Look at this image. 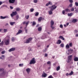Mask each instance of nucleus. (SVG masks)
<instances>
[{
	"label": "nucleus",
	"mask_w": 78,
	"mask_h": 78,
	"mask_svg": "<svg viewBox=\"0 0 78 78\" xmlns=\"http://www.w3.org/2000/svg\"><path fill=\"white\" fill-rule=\"evenodd\" d=\"M75 5L76 6H78V3L77 2H76L75 3Z\"/></svg>",
	"instance_id": "79ce46f5"
},
{
	"label": "nucleus",
	"mask_w": 78,
	"mask_h": 78,
	"mask_svg": "<svg viewBox=\"0 0 78 78\" xmlns=\"http://www.w3.org/2000/svg\"><path fill=\"white\" fill-rule=\"evenodd\" d=\"M36 63V61H35V58H33L30 62V64H35Z\"/></svg>",
	"instance_id": "f03ea898"
},
{
	"label": "nucleus",
	"mask_w": 78,
	"mask_h": 78,
	"mask_svg": "<svg viewBox=\"0 0 78 78\" xmlns=\"http://www.w3.org/2000/svg\"><path fill=\"white\" fill-rule=\"evenodd\" d=\"M67 62L68 63H69L70 62V60H69V59L68 60Z\"/></svg>",
	"instance_id": "0e129e2a"
},
{
	"label": "nucleus",
	"mask_w": 78,
	"mask_h": 78,
	"mask_svg": "<svg viewBox=\"0 0 78 78\" xmlns=\"http://www.w3.org/2000/svg\"><path fill=\"white\" fill-rule=\"evenodd\" d=\"M60 28H63V26L62 24H61L60 26Z\"/></svg>",
	"instance_id": "49530a36"
},
{
	"label": "nucleus",
	"mask_w": 78,
	"mask_h": 78,
	"mask_svg": "<svg viewBox=\"0 0 78 78\" xmlns=\"http://www.w3.org/2000/svg\"><path fill=\"white\" fill-rule=\"evenodd\" d=\"M49 5H52V2H49L46 5V6H48Z\"/></svg>",
	"instance_id": "f8f14e48"
},
{
	"label": "nucleus",
	"mask_w": 78,
	"mask_h": 78,
	"mask_svg": "<svg viewBox=\"0 0 78 78\" xmlns=\"http://www.w3.org/2000/svg\"><path fill=\"white\" fill-rule=\"evenodd\" d=\"M51 26H53L54 25V21L53 20H51Z\"/></svg>",
	"instance_id": "aec40b11"
},
{
	"label": "nucleus",
	"mask_w": 78,
	"mask_h": 78,
	"mask_svg": "<svg viewBox=\"0 0 78 78\" xmlns=\"http://www.w3.org/2000/svg\"><path fill=\"white\" fill-rule=\"evenodd\" d=\"M48 78H54L53 76H52V75H51L48 76Z\"/></svg>",
	"instance_id": "de8ad7c7"
},
{
	"label": "nucleus",
	"mask_w": 78,
	"mask_h": 78,
	"mask_svg": "<svg viewBox=\"0 0 78 78\" xmlns=\"http://www.w3.org/2000/svg\"><path fill=\"white\" fill-rule=\"evenodd\" d=\"M5 53V51H2L1 52L2 54H4V53Z\"/></svg>",
	"instance_id": "09e8293b"
},
{
	"label": "nucleus",
	"mask_w": 78,
	"mask_h": 78,
	"mask_svg": "<svg viewBox=\"0 0 78 78\" xmlns=\"http://www.w3.org/2000/svg\"><path fill=\"white\" fill-rule=\"evenodd\" d=\"M59 69H60V66H58L56 70L57 71H58V70H59Z\"/></svg>",
	"instance_id": "c756f323"
},
{
	"label": "nucleus",
	"mask_w": 78,
	"mask_h": 78,
	"mask_svg": "<svg viewBox=\"0 0 78 78\" xmlns=\"http://www.w3.org/2000/svg\"><path fill=\"white\" fill-rule=\"evenodd\" d=\"M57 75V73H56V72H54L53 73V75Z\"/></svg>",
	"instance_id": "8fccbe9b"
},
{
	"label": "nucleus",
	"mask_w": 78,
	"mask_h": 78,
	"mask_svg": "<svg viewBox=\"0 0 78 78\" xmlns=\"http://www.w3.org/2000/svg\"><path fill=\"white\" fill-rule=\"evenodd\" d=\"M9 2L10 3H14L15 0H9Z\"/></svg>",
	"instance_id": "9b49d317"
},
{
	"label": "nucleus",
	"mask_w": 78,
	"mask_h": 78,
	"mask_svg": "<svg viewBox=\"0 0 78 78\" xmlns=\"http://www.w3.org/2000/svg\"><path fill=\"white\" fill-rule=\"evenodd\" d=\"M73 5V4H72V3H71L69 4V7H72V6Z\"/></svg>",
	"instance_id": "a19ab883"
},
{
	"label": "nucleus",
	"mask_w": 78,
	"mask_h": 78,
	"mask_svg": "<svg viewBox=\"0 0 78 78\" xmlns=\"http://www.w3.org/2000/svg\"><path fill=\"white\" fill-rule=\"evenodd\" d=\"M42 17H40L38 19V22H41L42 20Z\"/></svg>",
	"instance_id": "4be33fe9"
},
{
	"label": "nucleus",
	"mask_w": 78,
	"mask_h": 78,
	"mask_svg": "<svg viewBox=\"0 0 78 78\" xmlns=\"http://www.w3.org/2000/svg\"><path fill=\"white\" fill-rule=\"evenodd\" d=\"M14 37H12V41H14Z\"/></svg>",
	"instance_id": "4d7b16f0"
},
{
	"label": "nucleus",
	"mask_w": 78,
	"mask_h": 78,
	"mask_svg": "<svg viewBox=\"0 0 78 78\" xmlns=\"http://www.w3.org/2000/svg\"><path fill=\"white\" fill-rule=\"evenodd\" d=\"M73 51V50L71 48H70L68 50V51L69 52V53H68V55H69V54H71L72 53V51Z\"/></svg>",
	"instance_id": "0eeeda50"
},
{
	"label": "nucleus",
	"mask_w": 78,
	"mask_h": 78,
	"mask_svg": "<svg viewBox=\"0 0 78 78\" xmlns=\"http://www.w3.org/2000/svg\"><path fill=\"white\" fill-rule=\"evenodd\" d=\"M16 23V22H11L10 23V24L12 26L14 25Z\"/></svg>",
	"instance_id": "393cba45"
},
{
	"label": "nucleus",
	"mask_w": 78,
	"mask_h": 78,
	"mask_svg": "<svg viewBox=\"0 0 78 78\" xmlns=\"http://www.w3.org/2000/svg\"><path fill=\"white\" fill-rule=\"evenodd\" d=\"M17 14V12H13L12 13L10 14V16L12 17L14 16H16V15Z\"/></svg>",
	"instance_id": "7ed1b4c3"
},
{
	"label": "nucleus",
	"mask_w": 78,
	"mask_h": 78,
	"mask_svg": "<svg viewBox=\"0 0 78 78\" xmlns=\"http://www.w3.org/2000/svg\"><path fill=\"white\" fill-rule=\"evenodd\" d=\"M74 32L75 33H78V30H75Z\"/></svg>",
	"instance_id": "603ef678"
},
{
	"label": "nucleus",
	"mask_w": 78,
	"mask_h": 78,
	"mask_svg": "<svg viewBox=\"0 0 78 78\" xmlns=\"http://www.w3.org/2000/svg\"><path fill=\"white\" fill-rule=\"evenodd\" d=\"M69 46L70 47H72V43H69Z\"/></svg>",
	"instance_id": "c03bdc74"
},
{
	"label": "nucleus",
	"mask_w": 78,
	"mask_h": 78,
	"mask_svg": "<svg viewBox=\"0 0 78 78\" xmlns=\"http://www.w3.org/2000/svg\"><path fill=\"white\" fill-rule=\"evenodd\" d=\"M71 11H74V8L72 7L71 9Z\"/></svg>",
	"instance_id": "a18cd8bd"
},
{
	"label": "nucleus",
	"mask_w": 78,
	"mask_h": 78,
	"mask_svg": "<svg viewBox=\"0 0 78 78\" xmlns=\"http://www.w3.org/2000/svg\"><path fill=\"white\" fill-rule=\"evenodd\" d=\"M69 74L68 73H67L66 74V76H69Z\"/></svg>",
	"instance_id": "e2e57ef3"
},
{
	"label": "nucleus",
	"mask_w": 78,
	"mask_h": 78,
	"mask_svg": "<svg viewBox=\"0 0 78 78\" xmlns=\"http://www.w3.org/2000/svg\"><path fill=\"white\" fill-rule=\"evenodd\" d=\"M62 13L63 14H65V10H63L62 11Z\"/></svg>",
	"instance_id": "13d9d810"
},
{
	"label": "nucleus",
	"mask_w": 78,
	"mask_h": 78,
	"mask_svg": "<svg viewBox=\"0 0 78 78\" xmlns=\"http://www.w3.org/2000/svg\"><path fill=\"white\" fill-rule=\"evenodd\" d=\"M34 2L35 3H37V0H34Z\"/></svg>",
	"instance_id": "e433bc0d"
},
{
	"label": "nucleus",
	"mask_w": 78,
	"mask_h": 78,
	"mask_svg": "<svg viewBox=\"0 0 78 78\" xmlns=\"http://www.w3.org/2000/svg\"><path fill=\"white\" fill-rule=\"evenodd\" d=\"M59 38L60 39H62V40H65V39L64 38V37L62 36H60L59 37Z\"/></svg>",
	"instance_id": "5701e85b"
},
{
	"label": "nucleus",
	"mask_w": 78,
	"mask_h": 78,
	"mask_svg": "<svg viewBox=\"0 0 78 78\" xmlns=\"http://www.w3.org/2000/svg\"><path fill=\"white\" fill-rule=\"evenodd\" d=\"M51 28L52 30H54L55 27L53 26H51Z\"/></svg>",
	"instance_id": "ea45409f"
},
{
	"label": "nucleus",
	"mask_w": 78,
	"mask_h": 78,
	"mask_svg": "<svg viewBox=\"0 0 78 78\" xmlns=\"http://www.w3.org/2000/svg\"><path fill=\"white\" fill-rule=\"evenodd\" d=\"M74 61H78V58L77 57H75L74 58Z\"/></svg>",
	"instance_id": "6ab92c4d"
},
{
	"label": "nucleus",
	"mask_w": 78,
	"mask_h": 78,
	"mask_svg": "<svg viewBox=\"0 0 78 78\" xmlns=\"http://www.w3.org/2000/svg\"><path fill=\"white\" fill-rule=\"evenodd\" d=\"M53 11V10H51V9L50 10L48 11V12L49 15H51V14H53V12H52Z\"/></svg>",
	"instance_id": "9d476101"
},
{
	"label": "nucleus",
	"mask_w": 78,
	"mask_h": 78,
	"mask_svg": "<svg viewBox=\"0 0 78 78\" xmlns=\"http://www.w3.org/2000/svg\"><path fill=\"white\" fill-rule=\"evenodd\" d=\"M35 24H36V23H35V22L33 21V22L32 24L33 25H35Z\"/></svg>",
	"instance_id": "864d4df0"
},
{
	"label": "nucleus",
	"mask_w": 78,
	"mask_h": 78,
	"mask_svg": "<svg viewBox=\"0 0 78 78\" xmlns=\"http://www.w3.org/2000/svg\"><path fill=\"white\" fill-rule=\"evenodd\" d=\"M66 48H70V46L68 44H67L66 45Z\"/></svg>",
	"instance_id": "c85d7f7f"
},
{
	"label": "nucleus",
	"mask_w": 78,
	"mask_h": 78,
	"mask_svg": "<svg viewBox=\"0 0 78 78\" xmlns=\"http://www.w3.org/2000/svg\"><path fill=\"white\" fill-rule=\"evenodd\" d=\"M25 32L26 33H28V30L27 29H26L25 30Z\"/></svg>",
	"instance_id": "bf43d9fd"
},
{
	"label": "nucleus",
	"mask_w": 78,
	"mask_h": 78,
	"mask_svg": "<svg viewBox=\"0 0 78 78\" xmlns=\"http://www.w3.org/2000/svg\"><path fill=\"white\" fill-rule=\"evenodd\" d=\"M3 31L4 32V33H6V32L8 31V30L7 29H4Z\"/></svg>",
	"instance_id": "cd10ccee"
},
{
	"label": "nucleus",
	"mask_w": 78,
	"mask_h": 78,
	"mask_svg": "<svg viewBox=\"0 0 78 78\" xmlns=\"http://www.w3.org/2000/svg\"><path fill=\"white\" fill-rule=\"evenodd\" d=\"M30 23V21H28L26 23V25H28V24Z\"/></svg>",
	"instance_id": "58836bf2"
},
{
	"label": "nucleus",
	"mask_w": 78,
	"mask_h": 78,
	"mask_svg": "<svg viewBox=\"0 0 78 78\" xmlns=\"http://www.w3.org/2000/svg\"><path fill=\"white\" fill-rule=\"evenodd\" d=\"M72 55H70L68 57V59L70 60V61L72 60Z\"/></svg>",
	"instance_id": "2eb2a0df"
},
{
	"label": "nucleus",
	"mask_w": 78,
	"mask_h": 78,
	"mask_svg": "<svg viewBox=\"0 0 78 78\" xmlns=\"http://www.w3.org/2000/svg\"><path fill=\"white\" fill-rule=\"evenodd\" d=\"M19 15H17L16 17V20H18L19 19Z\"/></svg>",
	"instance_id": "473e14b6"
},
{
	"label": "nucleus",
	"mask_w": 78,
	"mask_h": 78,
	"mask_svg": "<svg viewBox=\"0 0 78 78\" xmlns=\"http://www.w3.org/2000/svg\"><path fill=\"white\" fill-rule=\"evenodd\" d=\"M64 44H60V46L61 47H62V48H63L64 47Z\"/></svg>",
	"instance_id": "2f4dec72"
},
{
	"label": "nucleus",
	"mask_w": 78,
	"mask_h": 78,
	"mask_svg": "<svg viewBox=\"0 0 78 78\" xmlns=\"http://www.w3.org/2000/svg\"><path fill=\"white\" fill-rule=\"evenodd\" d=\"M0 18L1 19H8V18H9V17L8 16H1Z\"/></svg>",
	"instance_id": "6e6552de"
},
{
	"label": "nucleus",
	"mask_w": 78,
	"mask_h": 78,
	"mask_svg": "<svg viewBox=\"0 0 78 78\" xmlns=\"http://www.w3.org/2000/svg\"><path fill=\"white\" fill-rule=\"evenodd\" d=\"M43 73H44L42 74V77H46V76L47 75V74H46L44 72V71L43 72Z\"/></svg>",
	"instance_id": "f3484780"
},
{
	"label": "nucleus",
	"mask_w": 78,
	"mask_h": 78,
	"mask_svg": "<svg viewBox=\"0 0 78 78\" xmlns=\"http://www.w3.org/2000/svg\"><path fill=\"white\" fill-rule=\"evenodd\" d=\"M2 71L0 73V76H3L8 74V72L6 71H4V69L3 68H0V71Z\"/></svg>",
	"instance_id": "f257e3e1"
},
{
	"label": "nucleus",
	"mask_w": 78,
	"mask_h": 78,
	"mask_svg": "<svg viewBox=\"0 0 78 78\" xmlns=\"http://www.w3.org/2000/svg\"><path fill=\"white\" fill-rule=\"evenodd\" d=\"M23 66V64H19L20 67H22Z\"/></svg>",
	"instance_id": "72a5a7b5"
},
{
	"label": "nucleus",
	"mask_w": 78,
	"mask_h": 78,
	"mask_svg": "<svg viewBox=\"0 0 78 78\" xmlns=\"http://www.w3.org/2000/svg\"><path fill=\"white\" fill-rule=\"evenodd\" d=\"M26 72H27L28 74H29V73L30 72V69L28 68L26 69Z\"/></svg>",
	"instance_id": "4468645a"
},
{
	"label": "nucleus",
	"mask_w": 78,
	"mask_h": 78,
	"mask_svg": "<svg viewBox=\"0 0 78 78\" xmlns=\"http://www.w3.org/2000/svg\"><path fill=\"white\" fill-rule=\"evenodd\" d=\"M22 33V30H19L18 33L16 34V35L19 34H20V33Z\"/></svg>",
	"instance_id": "ddd939ff"
},
{
	"label": "nucleus",
	"mask_w": 78,
	"mask_h": 78,
	"mask_svg": "<svg viewBox=\"0 0 78 78\" xmlns=\"http://www.w3.org/2000/svg\"><path fill=\"white\" fill-rule=\"evenodd\" d=\"M30 10L31 12H33V11H34V9L32 8V9H30Z\"/></svg>",
	"instance_id": "4c0bfd02"
},
{
	"label": "nucleus",
	"mask_w": 78,
	"mask_h": 78,
	"mask_svg": "<svg viewBox=\"0 0 78 78\" xmlns=\"http://www.w3.org/2000/svg\"><path fill=\"white\" fill-rule=\"evenodd\" d=\"M77 21V19H73L72 21V22L73 23H76Z\"/></svg>",
	"instance_id": "dca6fc26"
},
{
	"label": "nucleus",
	"mask_w": 78,
	"mask_h": 78,
	"mask_svg": "<svg viewBox=\"0 0 78 78\" xmlns=\"http://www.w3.org/2000/svg\"><path fill=\"white\" fill-rule=\"evenodd\" d=\"M1 57H2V58H5V56L4 55H2L1 56Z\"/></svg>",
	"instance_id": "6e6d98bb"
},
{
	"label": "nucleus",
	"mask_w": 78,
	"mask_h": 78,
	"mask_svg": "<svg viewBox=\"0 0 78 78\" xmlns=\"http://www.w3.org/2000/svg\"><path fill=\"white\" fill-rule=\"evenodd\" d=\"M62 41H61L60 40H58V41L57 42V44H60L61 43Z\"/></svg>",
	"instance_id": "a211bd4d"
},
{
	"label": "nucleus",
	"mask_w": 78,
	"mask_h": 78,
	"mask_svg": "<svg viewBox=\"0 0 78 78\" xmlns=\"http://www.w3.org/2000/svg\"><path fill=\"white\" fill-rule=\"evenodd\" d=\"M47 64H51V62L50 61H48L47 62Z\"/></svg>",
	"instance_id": "3c124183"
},
{
	"label": "nucleus",
	"mask_w": 78,
	"mask_h": 78,
	"mask_svg": "<svg viewBox=\"0 0 78 78\" xmlns=\"http://www.w3.org/2000/svg\"><path fill=\"white\" fill-rule=\"evenodd\" d=\"M14 50H15V48H12L9 50V52H11V51H14Z\"/></svg>",
	"instance_id": "1a4fd4ad"
},
{
	"label": "nucleus",
	"mask_w": 78,
	"mask_h": 78,
	"mask_svg": "<svg viewBox=\"0 0 78 78\" xmlns=\"http://www.w3.org/2000/svg\"><path fill=\"white\" fill-rule=\"evenodd\" d=\"M50 7L51 8V10H52V11H53V10L55 9L56 8L57 6H56L55 5H52L51 7Z\"/></svg>",
	"instance_id": "20e7f679"
},
{
	"label": "nucleus",
	"mask_w": 78,
	"mask_h": 78,
	"mask_svg": "<svg viewBox=\"0 0 78 78\" xmlns=\"http://www.w3.org/2000/svg\"><path fill=\"white\" fill-rule=\"evenodd\" d=\"M69 2L70 3H73V0H69Z\"/></svg>",
	"instance_id": "5fc2aeb1"
},
{
	"label": "nucleus",
	"mask_w": 78,
	"mask_h": 78,
	"mask_svg": "<svg viewBox=\"0 0 78 78\" xmlns=\"http://www.w3.org/2000/svg\"><path fill=\"white\" fill-rule=\"evenodd\" d=\"M73 71H71L70 73H69V75H73Z\"/></svg>",
	"instance_id": "7c9ffc66"
},
{
	"label": "nucleus",
	"mask_w": 78,
	"mask_h": 78,
	"mask_svg": "<svg viewBox=\"0 0 78 78\" xmlns=\"http://www.w3.org/2000/svg\"><path fill=\"white\" fill-rule=\"evenodd\" d=\"M20 8H16V11H20Z\"/></svg>",
	"instance_id": "c9c22d12"
},
{
	"label": "nucleus",
	"mask_w": 78,
	"mask_h": 78,
	"mask_svg": "<svg viewBox=\"0 0 78 78\" xmlns=\"http://www.w3.org/2000/svg\"><path fill=\"white\" fill-rule=\"evenodd\" d=\"M0 44H1V45H3V41H2V42H1V43H0Z\"/></svg>",
	"instance_id": "680f3d73"
},
{
	"label": "nucleus",
	"mask_w": 78,
	"mask_h": 78,
	"mask_svg": "<svg viewBox=\"0 0 78 78\" xmlns=\"http://www.w3.org/2000/svg\"><path fill=\"white\" fill-rule=\"evenodd\" d=\"M65 11L66 12H70V9H67L65 10Z\"/></svg>",
	"instance_id": "a878e982"
},
{
	"label": "nucleus",
	"mask_w": 78,
	"mask_h": 78,
	"mask_svg": "<svg viewBox=\"0 0 78 78\" xmlns=\"http://www.w3.org/2000/svg\"><path fill=\"white\" fill-rule=\"evenodd\" d=\"M10 8L11 9H13V7L11 6H10Z\"/></svg>",
	"instance_id": "052dcab7"
},
{
	"label": "nucleus",
	"mask_w": 78,
	"mask_h": 78,
	"mask_svg": "<svg viewBox=\"0 0 78 78\" xmlns=\"http://www.w3.org/2000/svg\"><path fill=\"white\" fill-rule=\"evenodd\" d=\"M39 15V12H37L35 14V16H37Z\"/></svg>",
	"instance_id": "f704fd0d"
},
{
	"label": "nucleus",
	"mask_w": 78,
	"mask_h": 78,
	"mask_svg": "<svg viewBox=\"0 0 78 78\" xmlns=\"http://www.w3.org/2000/svg\"><path fill=\"white\" fill-rule=\"evenodd\" d=\"M38 31H41L42 30V28L41 27H38Z\"/></svg>",
	"instance_id": "b1692460"
},
{
	"label": "nucleus",
	"mask_w": 78,
	"mask_h": 78,
	"mask_svg": "<svg viewBox=\"0 0 78 78\" xmlns=\"http://www.w3.org/2000/svg\"><path fill=\"white\" fill-rule=\"evenodd\" d=\"M45 38V37H44V36H42L41 37V39H44Z\"/></svg>",
	"instance_id": "37998d69"
},
{
	"label": "nucleus",
	"mask_w": 78,
	"mask_h": 78,
	"mask_svg": "<svg viewBox=\"0 0 78 78\" xmlns=\"http://www.w3.org/2000/svg\"><path fill=\"white\" fill-rule=\"evenodd\" d=\"M29 15H27V16L26 15L25 16V18H26V19H28L29 18Z\"/></svg>",
	"instance_id": "bb28decb"
},
{
	"label": "nucleus",
	"mask_w": 78,
	"mask_h": 78,
	"mask_svg": "<svg viewBox=\"0 0 78 78\" xmlns=\"http://www.w3.org/2000/svg\"><path fill=\"white\" fill-rule=\"evenodd\" d=\"M45 57H47V54H45Z\"/></svg>",
	"instance_id": "69168bd1"
},
{
	"label": "nucleus",
	"mask_w": 78,
	"mask_h": 78,
	"mask_svg": "<svg viewBox=\"0 0 78 78\" xmlns=\"http://www.w3.org/2000/svg\"><path fill=\"white\" fill-rule=\"evenodd\" d=\"M5 43L6 45H8L9 44V39L5 40Z\"/></svg>",
	"instance_id": "39448f33"
},
{
	"label": "nucleus",
	"mask_w": 78,
	"mask_h": 78,
	"mask_svg": "<svg viewBox=\"0 0 78 78\" xmlns=\"http://www.w3.org/2000/svg\"><path fill=\"white\" fill-rule=\"evenodd\" d=\"M2 3H3L2 2H0V5H2Z\"/></svg>",
	"instance_id": "338daca9"
},
{
	"label": "nucleus",
	"mask_w": 78,
	"mask_h": 78,
	"mask_svg": "<svg viewBox=\"0 0 78 78\" xmlns=\"http://www.w3.org/2000/svg\"><path fill=\"white\" fill-rule=\"evenodd\" d=\"M72 15H73V13H70L68 14V16H69V17L72 16Z\"/></svg>",
	"instance_id": "412c9836"
},
{
	"label": "nucleus",
	"mask_w": 78,
	"mask_h": 78,
	"mask_svg": "<svg viewBox=\"0 0 78 78\" xmlns=\"http://www.w3.org/2000/svg\"><path fill=\"white\" fill-rule=\"evenodd\" d=\"M76 37H78V34L76 35Z\"/></svg>",
	"instance_id": "774afa93"
},
{
	"label": "nucleus",
	"mask_w": 78,
	"mask_h": 78,
	"mask_svg": "<svg viewBox=\"0 0 78 78\" xmlns=\"http://www.w3.org/2000/svg\"><path fill=\"white\" fill-rule=\"evenodd\" d=\"M33 38H29L28 39H27L26 41V43H27V44H28L30 41H32V39Z\"/></svg>",
	"instance_id": "423d86ee"
}]
</instances>
